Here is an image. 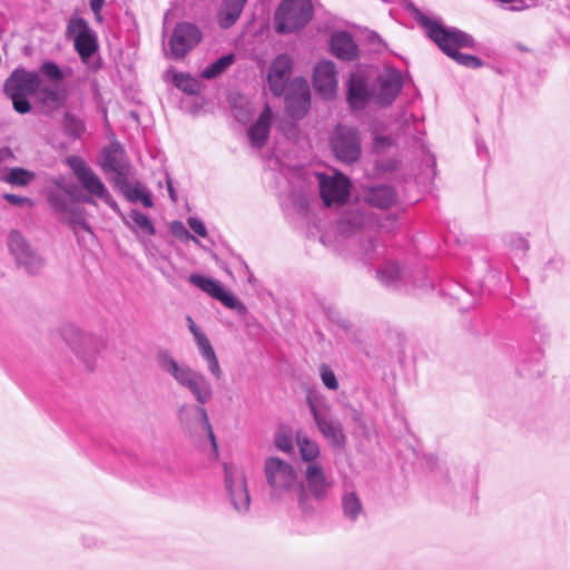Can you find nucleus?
Returning <instances> with one entry per match:
<instances>
[{
	"label": "nucleus",
	"mask_w": 570,
	"mask_h": 570,
	"mask_svg": "<svg viewBox=\"0 0 570 570\" xmlns=\"http://www.w3.org/2000/svg\"><path fill=\"white\" fill-rule=\"evenodd\" d=\"M202 40L200 30L190 22L178 23L169 39L170 56L184 58Z\"/></svg>",
	"instance_id": "nucleus-13"
},
{
	"label": "nucleus",
	"mask_w": 570,
	"mask_h": 570,
	"mask_svg": "<svg viewBox=\"0 0 570 570\" xmlns=\"http://www.w3.org/2000/svg\"><path fill=\"white\" fill-rule=\"evenodd\" d=\"M406 9L417 23L425 29L429 38L446 56L468 68L476 69L483 66V61L476 56L459 52L460 48H472L474 46L472 36L456 28H446L442 23L433 21L413 3H409Z\"/></svg>",
	"instance_id": "nucleus-3"
},
{
	"label": "nucleus",
	"mask_w": 570,
	"mask_h": 570,
	"mask_svg": "<svg viewBox=\"0 0 570 570\" xmlns=\"http://www.w3.org/2000/svg\"><path fill=\"white\" fill-rule=\"evenodd\" d=\"M314 89L324 99H332L336 95V68L332 61L324 60L314 68Z\"/></svg>",
	"instance_id": "nucleus-21"
},
{
	"label": "nucleus",
	"mask_w": 570,
	"mask_h": 570,
	"mask_svg": "<svg viewBox=\"0 0 570 570\" xmlns=\"http://www.w3.org/2000/svg\"><path fill=\"white\" fill-rule=\"evenodd\" d=\"M509 9H510V10H512V11H518V10H522V9H523V7H515V6H512V7H510Z\"/></svg>",
	"instance_id": "nucleus-53"
},
{
	"label": "nucleus",
	"mask_w": 570,
	"mask_h": 570,
	"mask_svg": "<svg viewBox=\"0 0 570 570\" xmlns=\"http://www.w3.org/2000/svg\"><path fill=\"white\" fill-rule=\"evenodd\" d=\"M247 0H222L218 10V23L227 29L239 19Z\"/></svg>",
	"instance_id": "nucleus-29"
},
{
	"label": "nucleus",
	"mask_w": 570,
	"mask_h": 570,
	"mask_svg": "<svg viewBox=\"0 0 570 570\" xmlns=\"http://www.w3.org/2000/svg\"><path fill=\"white\" fill-rule=\"evenodd\" d=\"M377 278L385 286L396 285L404 276V269L394 262H385L377 269Z\"/></svg>",
	"instance_id": "nucleus-34"
},
{
	"label": "nucleus",
	"mask_w": 570,
	"mask_h": 570,
	"mask_svg": "<svg viewBox=\"0 0 570 570\" xmlns=\"http://www.w3.org/2000/svg\"><path fill=\"white\" fill-rule=\"evenodd\" d=\"M189 283L219 301L227 308L235 309L239 314L246 312L245 305L230 292L226 291L218 281L199 274H191Z\"/></svg>",
	"instance_id": "nucleus-14"
},
{
	"label": "nucleus",
	"mask_w": 570,
	"mask_h": 570,
	"mask_svg": "<svg viewBox=\"0 0 570 570\" xmlns=\"http://www.w3.org/2000/svg\"><path fill=\"white\" fill-rule=\"evenodd\" d=\"M225 484L229 501L239 514H246L250 507V495L245 473L235 466L225 465Z\"/></svg>",
	"instance_id": "nucleus-11"
},
{
	"label": "nucleus",
	"mask_w": 570,
	"mask_h": 570,
	"mask_svg": "<svg viewBox=\"0 0 570 570\" xmlns=\"http://www.w3.org/2000/svg\"><path fill=\"white\" fill-rule=\"evenodd\" d=\"M69 223H70V225H71V227L73 228L75 232L79 227V228H82L83 230H86L88 233H91L89 224L85 220V218H83V216H82V214L80 212L79 213L72 212L71 216H70V219H69Z\"/></svg>",
	"instance_id": "nucleus-43"
},
{
	"label": "nucleus",
	"mask_w": 570,
	"mask_h": 570,
	"mask_svg": "<svg viewBox=\"0 0 570 570\" xmlns=\"http://www.w3.org/2000/svg\"><path fill=\"white\" fill-rule=\"evenodd\" d=\"M156 361L159 368L168 374L178 386L187 390L196 401V404H183L178 407L177 417L180 424L188 431L199 425L207 433L214 451L217 452L216 438L204 406L214 396L209 380L202 372L176 360L167 351H160Z\"/></svg>",
	"instance_id": "nucleus-1"
},
{
	"label": "nucleus",
	"mask_w": 570,
	"mask_h": 570,
	"mask_svg": "<svg viewBox=\"0 0 570 570\" xmlns=\"http://www.w3.org/2000/svg\"><path fill=\"white\" fill-rule=\"evenodd\" d=\"M187 223H188V226L190 227V229L195 234H197L200 237H206L207 236L206 226H205V224L200 219H198L196 217H189Z\"/></svg>",
	"instance_id": "nucleus-45"
},
{
	"label": "nucleus",
	"mask_w": 570,
	"mask_h": 570,
	"mask_svg": "<svg viewBox=\"0 0 570 570\" xmlns=\"http://www.w3.org/2000/svg\"><path fill=\"white\" fill-rule=\"evenodd\" d=\"M365 216L358 210H351L345 213L340 222L338 227L343 234H353L357 229H361L364 226Z\"/></svg>",
	"instance_id": "nucleus-35"
},
{
	"label": "nucleus",
	"mask_w": 570,
	"mask_h": 570,
	"mask_svg": "<svg viewBox=\"0 0 570 570\" xmlns=\"http://www.w3.org/2000/svg\"><path fill=\"white\" fill-rule=\"evenodd\" d=\"M35 96L46 107L50 109L59 108L66 98V92H60L56 88L50 86L39 85V89L36 90Z\"/></svg>",
	"instance_id": "nucleus-33"
},
{
	"label": "nucleus",
	"mask_w": 570,
	"mask_h": 570,
	"mask_svg": "<svg viewBox=\"0 0 570 570\" xmlns=\"http://www.w3.org/2000/svg\"><path fill=\"white\" fill-rule=\"evenodd\" d=\"M274 444L277 450L291 454L294 451L293 435L286 430H279L275 434Z\"/></svg>",
	"instance_id": "nucleus-40"
},
{
	"label": "nucleus",
	"mask_w": 570,
	"mask_h": 570,
	"mask_svg": "<svg viewBox=\"0 0 570 570\" xmlns=\"http://www.w3.org/2000/svg\"><path fill=\"white\" fill-rule=\"evenodd\" d=\"M68 164L86 191L91 196L101 199L115 212H118V205L102 180L83 160L79 157H70L68 159Z\"/></svg>",
	"instance_id": "nucleus-9"
},
{
	"label": "nucleus",
	"mask_w": 570,
	"mask_h": 570,
	"mask_svg": "<svg viewBox=\"0 0 570 570\" xmlns=\"http://www.w3.org/2000/svg\"><path fill=\"white\" fill-rule=\"evenodd\" d=\"M125 224L135 232L142 240V236H153L156 233L155 226L149 217L137 209L130 210L127 218H124Z\"/></svg>",
	"instance_id": "nucleus-30"
},
{
	"label": "nucleus",
	"mask_w": 570,
	"mask_h": 570,
	"mask_svg": "<svg viewBox=\"0 0 570 570\" xmlns=\"http://www.w3.org/2000/svg\"><path fill=\"white\" fill-rule=\"evenodd\" d=\"M264 476L268 487V494L274 502H288L296 499L298 508L304 515L315 512L297 471L287 461L278 456H268L264 461Z\"/></svg>",
	"instance_id": "nucleus-2"
},
{
	"label": "nucleus",
	"mask_w": 570,
	"mask_h": 570,
	"mask_svg": "<svg viewBox=\"0 0 570 570\" xmlns=\"http://www.w3.org/2000/svg\"><path fill=\"white\" fill-rule=\"evenodd\" d=\"M510 246L519 253H525L529 247L527 239L521 236L511 237Z\"/></svg>",
	"instance_id": "nucleus-48"
},
{
	"label": "nucleus",
	"mask_w": 570,
	"mask_h": 570,
	"mask_svg": "<svg viewBox=\"0 0 570 570\" xmlns=\"http://www.w3.org/2000/svg\"><path fill=\"white\" fill-rule=\"evenodd\" d=\"M364 199L368 205L384 209L395 203L396 194L391 186L379 185L366 189Z\"/></svg>",
	"instance_id": "nucleus-28"
},
{
	"label": "nucleus",
	"mask_w": 570,
	"mask_h": 570,
	"mask_svg": "<svg viewBox=\"0 0 570 570\" xmlns=\"http://www.w3.org/2000/svg\"><path fill=\"white\" fill-rule=\"evenodd\" d=\"M371 98V91L365 79L352 75L348 80L347 101L352 109H363Z\"/></svg>",
	"instance_id": "nucleus-25"
},
{
	"label": "nucleus",
	"mask_w": 570,
	"mask_h": 570,
	"mask_svg": "<svg viewBox=\"0 0 570 570\" xmlns=\"http://www.w3.org/2000/svg\"><path fill=\"white\" fill-rule=\"evenodd\" d=\"M384 247L375 242L372 237H368L366 240V246L364 247V253L366 256H371V253L380 255L383 253Z\"/></svg>",
	"instance_id": "nucleus-47"
},
{
	"label": "nucleus",
	"mask_w": 570,
	"mask_h": 570,
	"mask_svg": "<svg viewBox=\"0 0 570 570\" xmlns=\"http://www.w3.org/2000/svg\"><path fill=\"white\" fill-rule=\"evenodd\" d=\"M174 85L187 95H196L199 92V82L188 73L176 72L173 76Z\"/></svg>",
	"instance_id": "nucleus-37"
},
{
	"label": "nucleus",
	"mask_w": 570,
	"mask_h": 570,
	"mask_svg": "<svg viewBox=\"0 0 570 570\" xmlns=\"http://www.w3.org/2000/svg\"><path fill=\"white\" fill-rule=\"evenodd\" d=\"M313 17L309 0H283L275 13L277 33H289L303 28Z\"/></svg>",
	"instance_id": "nucleus-5"
},
{
	"label": "nucleus",
	"mask_w": 570,
	"mask_h": 570,
	"mask_svg": "<svg viewBox=\"0 0 570 570\" xmlns=\"http://www.w3.org/2000/svg\"><path fill=\"white\" fill-rule=\"evenodd\" d=\"M320 372L323 384L327 389L336 391L338 389V382L336 380L334 372L325 364L321 365Z\"/></svg>",
	"instance_id": "nucleus-42"
},
{
	"label": "nucleus",
	"mask_w": 570,
	"mask_h": 570,
	"mask_svg": "<svg viewBox=\"0 0 570 570\" xmlns=\"http://www.w3.org/2000/svg\"><path fill=\"white\" fill-rule=\"evenodd\" d=\"M115 186L129 202H140L146 208H151L154 206L151 195L147 188L139 183H136L135 185L130 184L129 177L124 178V180L116 181Z\"/></svg>",
	"instance_id": "nucleus-26"
},
{
	"label": "nucleus",
	"mask_w": 570,
	"mask_h": 570,
	"mask_svg": "<svg viewBox=\"0 0 570 570\" xmlns=\"http://www.w3.org/2000/svg\"><path fill=\"white\" fill-rule=\"evenodd\" d=\"M272 121L273 111L269 105L266 104L258 119L247 129V137L252 147L262 149L265 146L269 137Z\"/></svg>",
	"instance_id": "nucleus-23"
},
{
	"label": "nucleus",
	"mask_w": 570,
	"mask_h": 570,
	"mask_svg": "<svg viewBox=\"0 0 570 570\" xmlns=\"http://www.w3.org/2000/svg\"><path fill=\"white\" fill-rule=\"evenodd\" d=\"M292 67L293 61L287 55H278L272 62L267 80L269 90L274 96L281 97L285 92Z\"/></svg>",
	"instance_id": "nucleus-22"
},
{
	"label": "nucleus",
	"mask_w": 570,
	"mask_h": 570,
	"mask_svg": "<svg viewBox=\"0 0 570 570\" xmlns=\"http://www.w3.org/2000/svg\"><path fill=\"white\" fill-rule=\"evenodd\" d=\"M63 127L67 135L72 138H80L85 131V125L81 119L71 114H66L63 118Z\"/></svg>",
	"instance_id": "nucleus-39"
},
{
	"label": "nucleus",
	"mask_w": 570,
	"mask_h": 570,
	"mask_svg": "<svg viewBox=\"0 0 570 570\" xmlns=\"http://www.w3.org/2000/svg\"><path fill=\"white\" fill-rule=\"evenodd\" d=\"M168 193H169L170 198H171L173 200H175V199H176V197H175V190H174V188H173L171 184H168Z\"/></svg>",
	"instance_id": "nucleus-51"
},
{
	"label": "nucleus",
	"mask_w": 570,
	"mask_h": 570,
	"mask_svg": "<svg viewBox=\"0 0 570 570\" xmlns=\"http://www.w3.org/2000/svg\"><path fill=\"white\" fill-rule=\"evenodd\" d=\"M65 341L79 355L88 368H94V355L97 352L95 338L76 326H66L62 331Z\"/></svg>",
	"instance_id": "nucleus-18"
},
{
	"label": "nucleus",
	"mask_w": 570,
	"mask_h": 570,
	"mask_svg": "<svg viewBox=\"0 0 570 570\" xmlns=\"http://www.w3.org/2000/svg\"><path fill=\"white\" fill-rule=\"evenodd\" d=\"M104 3H105V0H90V8H91L92 12L95 13L96 19L98 21H101V19H102L100 11L102 9Z\"/></svg>",
	"instance_id": "nucleus-49"
},
{
	"label": "nucleus",
	"mask_w": 570,
	"mask_h": 570,
	"mask_svg": "<svg viewBox=\"0 0 570 570\" xmlns=\"http://www.w3.org/2000/svg\"><path fill=\"white\" fill-rule=\"evenodd\" d=\"M188 328L193 334L196 345L203 360L207 363V368L213 377L217 381L223 379V370L216 353L205 333L197 326L190 316H187Z\"/></svg>",
	"instance_id": "nucleus-20"
},
{
	"label": "nucleus",
	"mask_w": 570,
	"mask_h": 570,
	"mask_svg": "<svg viewBox=\"0 0 570 570\" xmlns=\"http://www.w3.org/2000/svg\"><path fill=\"white\" fill-rule=\"evenodd\" d=\"M40 73L53 81H59L63 78L61 69L52 61L43 62L40 67Z\"/></svg>",
	"instance_id": "nucleus-41"
},
{
	"label": "nucleus",
	"mask_w": 570,
	"mask_h": 570,
	"mask_svg": "<svg viewBox=\"0 0 570 570\" xmlns=\"http://www.w3.org/2000/svg\"><path fill=\"white\" fill-rule=\"evenodd\" d=\"M100 166L105 173L115 174V184L129 177L132 173V167L119 144H112L102 150Z\"/></svg>",
	"instance_id": "nucleus-17"
},
{
	"label": "nucleus",
	"mask_w": 570,
	"mask_h": 570,
	"mask_svg": "<svg viewBox=\"0 0 570 570\" xmlns=\"http://www.w3.org/2000/svg\"><path fill=\"white\" fill-rule=\"evenodd\" d=\"M320 194L326 206L343 205L350 194V181L338 174L330 177L325 174L318 175Z\"/></svg>",
	"instance_id": "nucleus-16"
},
{
	"label": "nucleus",
	"mask_w": 570,
	"mask_h": 570,
	"mask_svg": "<svg viewBox=\"0 0 570 570\" xmlns=\"http://www.w3.org/2000/svg\"><path fill=\"white\" fill-rule=\"evenodd\" d=\"M40 78L36 72L16 69L3 85L4 94L12 100L13 108L19 114H27L31 109L28 100L39 89Z\"/></svg>",
	"instance_id": "nucleus-4"
},
{
	"label": "nucleus",
	"mask_w": 570,
	"mask_h": 570,
	"mask_svg": "<svg viewBox=\"0 0 570 570\" xmlns=\"http://www.w3.org/2000/svg\"><path fill=\"white\" fill-rule=\"evenodd\" d=\"M343 515L351 522H356L364 514L363 503L360 497L351 491L345 492L341 499Z\"/></svg>",
	"instance_id": "nucleus-32"
},
{
	"label": "nucleus",
	"mask_w": 570,
	"mask_h": 570,
	"mask_svg": "<svg viewBox=\"0 0 570 570\" xmlns=\"http://www.w3.org/2000/svg\"><path fill=\"white\" fill-rule=\"evenodd\" d=\"M306 492L313 501H324L333 487V481L327 478L322 464H307L304 471Z\"/></svg>",
	"instance_id": "nucleus-19"
},
{
	"label": "nucleus",
	"mask_w": 570,
	"mask_h": 570,
	"mask_svg": "<svg viewBox=\"0 0 570 570\" xmlns=\"http://www.w3.org/2000/svg\"><path fill=\"white\" fill-rule=\"evenodd\" d=\"M2 198L4 200H7L9 204L13 205V206H24V205H28V206H31L32 205V200L28 197H23V196H19V195H16V194H3Z\"/></svg>",
	"instance_id": "nucleus-44"
},
{
	"label": "nucleus",
	"mask_w": 570,
	"mask_h": 570,
	"mask_svg": "<svg viewBox=\"0 0 570 570\" xmlns=\"http://www.w3.org/2000/svg\"><path fill=\"white\" fill-rule=\"evenodd\" d=\"M171 230L178 238H187L196 240V238L185 228L180 222H174L171 224Z\"/></svg>",
	"instance_id": "nucleus-46"
},
{
	"label": "nucleus",
	"mask_w": 570,
	"mask_h": 570,
	"mask_svg": "<svg viewBox=\"0 0 570 570\" xmlns=\"http://www.w3.org/2000/svg\"><path fill=\"white\" fill-rule=\"evenodd\" d=\"M7 245L17 266L30 275L38 274L45 266V259L35 250L23 235L11 230Z\"/></svg>",
	"instance_id": "nucleus-8"
},
{
	"label": "nucleus",
	"mask_w": 570,
	"mask_h": 570,
	"mask_svg": "<svg viewBox=\"0 0 570 570\" xmlns=\"http://www.w3.org/2000/svg\"><path fill=\"white\" fill-rule=\"evenodd\" d=\"M389 141V138L386 137H376L375 138V146L379 147L381 145H383L384 142H387Z\"/></svg>",
	"instance_id": "nucleus-50"
},
{
	"label": "nucleus",
	"mask_w": 570,
	"mask_h": 570,
	"mask_svg": "<svg viewBox=\"0 0 570 570\" xmlns=\"http://www.w3.org/2000/svg\"><path fill=\"white\" fill-rule=\"evenodd\" d=\"M403 86V78L399 70L387 68L383 70L376 78V87L372 91L374 101L382 106H390Z\"/></svg>",
	"instance_id": "nucleus-12"
},
{
	"label": "nucleus",
	"mask_w": 570,
	"mask_h": 570,
	"mask_svg": "<svg viewBox=\"0 0 570 570\" xmlns=\"http://www.w3.org/2000/svg\"><path fill=\"white\" fill-rule=\"evenodd\" d=\"M314 422L324 439L334 448L345 445L346 436L341 421L332 413L327 404L317 405L311 397L307 399Z\"/></svg>",
	"instance_id": "nucleus-7"
},
{
	"label": "nucleus",
	"mask_w": 570,
	"mask_h": 570,
	"mask_svg": "<svg viewBox=\"0 0 570 570\" xmlns=\"http://www.w3.org/2000/svg\"><path fill=\"white\" fill-rule=\"evenodd\" d=\"M332 53L341 60L352 61L357 58L358 49L347 31L333 33L331 38Z\"/></svg>",
	"instance_id": "nucleus-24"
},
{
	"label": "nucleus",
	"mask_w": 570,
	"mask_h": 570,
	"mask_svg": "<svg viewBox=\"0 0 570 570\" xmlns=\"http://www.w3.org/2000/svg\"><path fill=\"white\" fill-rule=\"evenodd\" d=\"M36 175L33 171L21 168H0V181L9 184L14 187H26L33 179Z\"/></svg>",
	"instance_id": "nucleus-31"
},
{
	"label": "nucleus",
	"mask_w": 570,
	"mask_h": 570,
	"mask_svg": "<svg viewBox=\"0 0 570 570\" xmlns=\"http://www.w3.org/2000/svg\"><path fill=\"white\" fill-rule=\"evenodd\" d=\"M295 442L298 448L301 460L307 464H321V449L318 443L311 439L304 431L295 432Z\"/></svg>",
	"instance_id": "nucleus-27"
},
{
	"label": "nucleus",
	"mask_w": 570,
	"mask_h": 570,
	"mask_svg": "<svg viewBox=\"0 0 570 570\" xmlns=\"http://www.w3.org/2000/svg\"><path fill=\"white\" fill-rule=\"evenodd\" d=\"M234 55H226L207 66L200 73L204 79H215L234 63Z\"/></svg>",
	"instance_id": "nucleus-36"
},
{
	"label": "nucleus",
	"mask_w": 570,
	"mask_h": 570,
	"mask_svg": "<svg viewBox=\"0 0 570 570\" xmlns=\"http://www.w3.org/2000/svg\"><path fill=\"white\" fill-rule=\"evenodd\" d=\"M83 202L87 203V204H90V205H95L96 204V202L94 200V198L91 196L85 197Z\"/></svg>",
	"instance_id": "nucleus-52"
},
{
	"label": "nucleus",
	"mask_w": 570,
	"mask_h": 570,
	"mask_svg": "<svg viewBox=\"0 0 570 570\" xmlns=\"http://www.w3.org/2000/svg\"><path fill=\"white\" fill-rule=\"evenodd\" d=\"M71 195V188H66L65 193L52 191L48 196L50 206L58 213H66L69 210V196Z\"/></svg>",
	"instance_id": "nucleus-38"
},
{
	"label": "nucleus",
	"mask_w": 570,
	"mask_h": 570,
	"mask_svg": "<svg viewBox=\"0 0 570 570\" xmlns=\"http://www.w3.org/2000/svg\"><path fill=\"white\" fill-rule=\"evenodd\" d=\"M285 105L293 119H301L307 112L311 105V92L304 78L298 77L289 82Z\"/></svg>",
	"instance_id": "nucleus-15"
},
{
	"label": "nucleus",
	"mask_w": 570,
	"mask_h": 570,
	"mask_svg": "<svg viewBox=\"0 0 570 570\" xmlns=\"http://www.w3.org/2000/svg\"><path fill=\"white\" fill-rule=\"evenodd\" d=\"M65 36L73 41L75 50L82 62H87L98 51L96 32L90 28L88 21L77 12L68 19Z\"/></svg>",
	"instance_id": "nucleus-6"
},
{
	"label": "nucleus",
	"mask_w": 570,
	"mask_h": 570,
	"mask_svg": "<svg viewBox=\"0 0 570 570\" xmlns=\"http://www.w3.org/2000/svg\"><path fill=\"white\" fill-rule=\"evenodd\" d=\"M331 148L335 157L344 163H354L361 156L358 131L348 126L337 125L331 137Z\"/></svg>",
	"instance_id": "nucleus-10"
}]
</instances>
